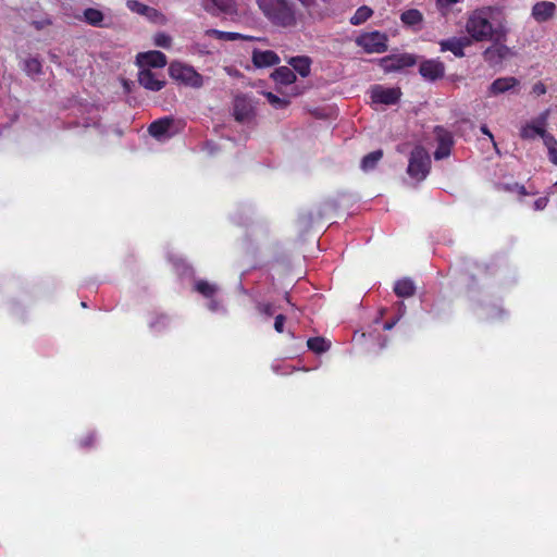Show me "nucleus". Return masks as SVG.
<instances>
[{"label": "nucleus", "mask_w": 557, "mask_h": 557, "mask_svg": "<svg viewBox=\"0 0 557 557\" xmlns=\"http://www.w3.org/2000/svg\"><path fill=\"white\" fill-rule=\"evenodd\" d=\"M257 3L267 18L276 26L296 27L300 20V14L287 0H257Z\"/></svg>", "instance_id": "nucleus-1"}, {"label": "nucleus", "mask_w": 557, "mask_h": 557, "mask_svg": "<svg viewBox=\"0 0 557 557\" xmlns=\"http://www.w3.org/2000/svg\"><path fill=\"white\" fill-rule=\"evenodd\" d=\"M493 10L482 8L471 12L466 22V30L474 41H491L498 39L499 32L492 22Z\"/></svg>", "instance_id": "nucleus-2"}, {"label": "nucleus", "mask_w": 557, "mask_h": 557, "mask_svg": "<svg viewBox=\"0 0 557 557\" xmlns=\"http://www.w3.org/2000/svg\"><path fill=\"white\" fill-rule=\"evenodd\" d=\"M431 169V158L428 151L421 147L417 146L410 154L409 164L407 169L408 175L418 181H423Z\"/></svg>", "instance_id": "nucleus-3"}, {"label": "nucleus", "mask_w": 557, "mask_h": 557, "mask_svg": "<svg viewBox=\"0 0 557 557\" xmlns=\"http://www.w3.org/2000/svg\"><path fill=\"white\" fill-rule=\"evenodd\" d=\"M170 76L193 88H200L203 85V77L190 65L182 62H173L169 67Z\"/></svg>", "instance_id": "nucleus-4"}, {"label": "nucleus", "mask_w": 557, "mask_h": 557, "mask_svg": "<svg viewBox=\"0 0 557 557\" xmlns=\"http://www.w3.org/2000/svg\"><path fill=\"white\" fill-rule=\"evenodd\" d=\"M549 116V110L543 111L535 119L527 122L520 128V137L522 139H534L537 136L545 140V136H549L546 132L547 121Z\"/></svg>", "instance_id": "nucleus-5"}, {"label": "nucleus", "mask_w": 557, "mask_h": 557, "mask_svg": "<svg viewBox=\"0 0 557 557\" xmlns=\"http://www.w3.org/2000/svg\"><path fill=\"white\" fill-rule=\"evenodd\" d=\"M386 36L379 32H373L361 36L358 44L370 53H382L386 51Z\"/></svg>", "instance_id": "nucleus-6"}, {"label": "nucleus", "mask_w": 557, "mask_h": 557, "mask_svg": "<svg viewBox=\"0 0 557 557\" xmlns=\"http://www.w3.org/2000/svg\"><path fill=\"white\" fill-rule=\"evenodd\" d=\"M414 64L416 58L409 53L388 55L381 60V66L385 72L399 71Z\"/></svg>", "instance_id": "nucleus-7"}, {"label": "nucleus", "mask_w": 557, "mask_h": 557, "mask_svg": "<svg viewBox=\"0 0 557 557\" xmlns=\"http://www.w3.org/2000/svg\"><path fill=\"white\" fill-rule=\"evenodd\" d=\"M400 89L376 85L371 89V99L375 103L394 104L400 98Z\"/></svg>", "instance_id": "nucleus-8"}, {"label": "nucleus", "mask_w": 557, "mask_h": 557, "mask_svg": "<svg viewBox=\"0 0 557 557\" xmlns=\"http://www.w3.org/2000/svg\"><path fill=\"white\" fill-rule=\"evenodd\" d=\"M434 132L437 139V148L434 152V158L442 160L450 154L454 139L451 134L441 126H436Z\"/></svg>", "instance_id": "nucleus-9"}, {"label": "nucleus", "mask_w": 557, "mask_h": 557, "mask_svg": "<svg viewBox=\"0 0 557 557\" xmlns=\"http://www.w3.org/2000/svg\"><path fill=\"white\" fill-rule=\"evenodd\" d=\"M138 82L144 88L152 91H158L165 85L164 77L150 69H139Z\"/></svg>", "instance_id": "nucleus-10"}, {"label": "nucleus", "mask_w": 557, "mask_h": 557, "mask_svg": "<svg viewBox=\"0 0 557 557\" xmlns=\"http://www.w3.org/2000/svg\"><path fill=\"white\" fill-rule=\"evenodd\" d=\"M139 69H162L166 64V57L161 51H148L137 55Z\"/></svg>", "instance_id": "nucleus-11"}, {"label": "nucleus", "mask_w": 557, "mask_h": 557, "mask_svg": "<svg viewBox=\"0 0 557 557\" xmlns=\"http://www.w3.org/2000/svg\"><path fill=\"white\" fill-rule=\"evenodd\" d=\"M253 113V102L247 96H237L234 100V116L238 122L248 121Z\"/></svg>", "instance_id": "nucleus-12"}, {"label": "nucleus", "mask_w": 557, "mask_h": 557, "mask_svg": "<svg viewBox=\"0 0 557 557\" xmlns=\"http://www.w3.org/2000/svg\"><path fill=\"white\" fill-rule=\"evenodd\" d=\"M420 74L428 81H435L443 77L445 67L444 64L438 60H426L420 64Z\"/></svg>", "instance_id": "nucleus-13"}, {"label": "nucleus", "mask_w": 557, "mask_h": 557, "mask_svg": "<svg viewBox=\"0 0 557 557\" xmlns=\"http://www.w3.org/2000/svg\"><path fill=\"white\" fill-rule=\"evenodd\" d=\"M470 45L467 37H451L440 42L441 51H450L457 58L465 55L463 49Z\"/></svg>", "instance_id": "nucleus-14"}, {"label": "nucleus", "mask_w": 557, "mask_h": 557, "mask_svg": "<svg viewBox=\"0 0 557 557\" xmlns=\"http://www.w3.org/2000/svg\"><path fill=\"white\" fill-rule=\"evenodd\" d=\"M252 62L257 67H268L280 63L278 55L272 50H253Z\"/></svg>", "instance_id": "nucleus-15"}, {"label": "nucleus", "mask_w": 557, "mask_h": 557, "mask_svg": "<svg viewBox=\"0 0 557 557\" xmlns=\"http://www.w3.org/2000/svg\"><path fill=\"white\" fill-rule=\"evenodd\" d=\"M172 124V120L161 119L151 123L148 128V132L152 137L159 140H163L172 136V133L170 132Z\"/></svg>", "instance_id": "nucleus-16"}, {"label": "nucleus", "mask_w": 557, "mask_h": 557, "mask_svg": "<svg viewBox=\"0 0 557 557\" xmlns=\"http://www.w3.org/2000/svg\"><path fill=\"white\" fill-rule=\"evenodd\" d=\"M556 11V5L549 1H541L533 5L532 16L536 22H545L549 20Z\"/></svg>", "instance_id": "nucleus-17"}, {"label": "nucleus", "mask_w": 557, "mask_h": 557, "mask_svg": "<svg viewBox=\"0 0 557 557\" xmlns=\"http://www.w3.org/2000/svg\"><path fill=\"white\" fill-rule=\"evenodd\" d=\"M518 84L519 81L516 77H499L495 79L488 87V95L498 96L500 94L511 90Z\"/></svg>", "instance_id": "nucleus-18"}, {"label": "nucleus", "mask_w": 557, "mask_h": 557, "mask_svg": "<svg viewBox=\"0 0 557 557\" xmlns=\"http://www.w3.org/2000/svg\"><path fill=\"white\" fill-rule=\"evenodd\" d=\"M206 34L210 37H214L216 39L226 40V41H234V40H238V39H243V40H252L253 39V37H251V36H246V35H243L239 33H234V32H222V30H218V29H209L206 32Z\"/></svg>", "instance_id": "nucleus-19"}, {"label": "nucleus", "mask_w": 557, "mask_h": 557, "mask_svg": "<svg viewBox=\"0 0 557 557\" xmlns=\"http://www.w3.org/2000/svg\"><path fill=\"white\" fill-rule=\"evenodd\" d=\"M272 77L275 82L283 84V85H289L295 82L296 75L294 71L287 66H280L277 67L273 73Z\"/></svg>", "instance_id": "nucleus-20"}, {"label": "nucleus", "mask_w": 557, "mask_h": 557, "mask_svg": "<svg viewBox=\"0 0 557 557\" xmlns=\"http://www.w3.org/2000/svg\"><path fill=\"white\" fill-rule=\"evenodd\" d=\"M288 63L300 76L307 77L310 74L311 60L308 57H295Z\"/></svg>", "instance_id": "nucleus-21"}, {"label": "nucleus", "mask_w": 557, "mask_h": 557, "mask_svg": "<svg viewBox=\"0 0 557 557\" xmlns=\"http://www.w3.org/2000/svg\"><path fill=\"white\" fill-rule=\"evenodd\" d=\"M414 284L409 278L399 280L394 286V292L398 297H410L414 294Z\"/></svg>", "instance_id": "nucleus-22"}, {"label": "nucleus", "mask_w": 557, "mask_h": 557, "mask_svg": "<svg viewBox=\"0 0 557 557\" xmlns=\"http://www.w3.org/2000/svg\"><path fill=\"white\" fill-rule=\"evenodd\" d=\"M373 14V11L371 8L367 5H362L356 10L354 15L350 17V23L352 25H361L366 21H368Z\"/></svg>", "instance_id": "nucleus-23"}, {"label": "nucleus", "mask_w": 557, "mask_h": 557, "mask_svg": "<svg viewBox=\"0 0 557 557\" xmlns=\"http://www.w3.org/2000/svg\"><path fill=\"white\" fill-rule=\"evenodd\" d=\"M382 157H383L382 150H375V151L370 152L369 154H367L362 158L361 169L363 171L373 170Z\"/></svg>", "instance_id": "nucleus-24"}, {"label": "nucleus", "mask_w": 557, "mask_h": 557, "mask_svg": "<svg viewBox=\"0 0 557 557\" xmlns=\"http://www.w3.org/2000/svg\"><path fill=\"white\" fill-rule=\"evenodd\" d=\"M308 348L317 354L325 352L330 349V342L323 337H312L307 342Z\"/></svg>", "instance_id": "nucleus-25"}, {"label": "nucleus", "mask_w": 557, "mask_h": 557, "mask_svg": "<svg viewBox=\"0 0 557 557\" xmlns=\"http://www.w3.org/2000/svg\"><path fill=\"white\" fill-rule=\"evenodd\" d=\"M85 21L92 26H102L103 14L100 10L89 8L84 11Z\"/></svg>", "instance_id": "nucleus-26"}, {"label": "nucleus", "mask_w": 557, "mask_h": 557, "mask_svg": "<svg viewBox=\"0 0 557 557\" xmlns=\"http://www.w3.org/2000/svg\"><path fill=\"white\" fill-rule=\"evenodd\" d=\"M505 51V47H490L484 51L483 55L487 62H497L504 58Z\"/></svg>", "instance_id": "nucleus-27"}, {"label": "nucleus", "mask_w": 557, "mask_h": 557, "mask_svg": "<svg viewBox=\"0 0 557 557\" xmlns=\"http://www.w3.org/2000/svg\"><path fill=\"white\" fill-rule=\"evenodd\" d=\"M545 147L548 150V158L550 162L557 164V140L553 135L545 136V140L543 141Z\"/></svg>", "instance_id": "nucleus-28"}, {"label": "nucleus", "mask_w": 557, "mask_h": 557, "mask_svg": "<svg viewBox=\"0 0 557 557\" xmlns=\"http://www.w3.org/2000/svg\"><path fill=\"white\" fill-rule=\"evenodd\" d=\"M195 289L203 295L205 297H212L216 292V286L207 281H198L195 285Z\"/></svg>", "instance_id": "nucleus-29"}, {"label": "nucleus", "mask_w": 557, "mask_h": 557, "mask_svg": "<svg viewBox=\"0 0 557 557\" xmlns=\"http://www.w3.org/2000/svg\"><path fill=\"white\" fill-rule=\"evenodd\" d=\"M401 21L407 25H416L422 21V14L418 10H408L401 14Z\"/></svg>", "instance_id": "nucleus-30"}, {"label": "nucleus", "mask_w": 557, "mask_h": 557, "mask_svg": "<svg viewBox=\"0 0 557 557\" xmlns=\"http://www.w3.org/2000/svg\"><path fill=\"white\" fill-rule=\"evenodd\" d=\"M211 2L221 13L232 14L235 12V4L233 0H211Z\"/></svg>", "instance_id": "nucleus-31"}, {"label": "nucleus", "mask_w": 557, "mask_h": 557, "mask_svg": "<svg viewBox=\"0 0 557 557\" xmlns=\"http://www.w3.org/2000/svg\"><path fill=\"white\" fill-rule=\"evenodd\" d=\"M263 95L268 99L269 103L275 109H284L289 104V100L287 98H281L272 92H263Z\"/></svg>", "instance_id": "nucleus-32"}, {"label": "nucleus", "mask_w": 557, "mask_h": 557, "mask_svg": "<svg viewBox=\"0 0 557 557\" xmlns=\"http://www.w3.org/2000/svg\"><path fill=\"white\" fill-rule=\"evenodd\" d=\"M24 70L28 75H36L41 72V63L35 59L30 58L24 61Z\"/></svg>", "instance_id": "nucleus-33"}, {"label": "nucleus", "mask_w": 557, "mask_h": 557, "mask_svg": "<svg viewBox=\"0 0 557 557\" xmlns=\"http://www.w3.org/2000/svg\"><path fill=\"white\" fill-rule=\"evenodd\" d=\"M460 1L461 0H436V8L443 16H446L450 12L453 5Z\"/></svg>", "instance_id": "nucleus-34"}, {"label": "nucleus", "mask_w": 557, "mask_h": 557, "mask_svg": "<svg viewBox=\"0 0 557 557\" xmlns=\"http://www.w3.org/2000/svg\"><path fill=\"white\" fill-rule=\"evenodd\" d=\"M127 7L132 11L137 12L139 14H145V15H149V13L153 11V9H150L149 7H147L143 3H139L137 1H128Z\"/></svg>", "instance_id": "nucleus-35"}, {"label": "nucleus", "mask_w": 557, "mask_h": 557, "mask_svg": "<svg viewBox=\"0 0 557 557\" xmlns=\"http://www.w3.org/2000/svg\"><path fill=\"white\" fill-rule=\"evenodd\" d=\"M154 45L162 48H168L171 45V37L164 33H158L154 36Z\"/></svg>", "instance_id": "nucleus-36"}, {"label": "nucleus", "mask_w": 557, "mask_h": 557, "mask_svg": "<svg viewBox=\"0 0 557 557\" xmlns=\"http://www.w3.org/2000/svg\"><path fill=\"white\" fill-rule=\"evenodd\" d=\"M169 324V319L168 317L165 315H160L156 321H152L150 323V326L156 330V331H160L161 329H163L164 326H166Z\"/></svg>", "instance_id": "nucleus-37"}, {"label": "nucleus", "mask_w": 557, "mask_h": 557, "mask_svg": "<svg viewBox=\"0 0 557 557\" xmlns=\"http://www.w3.org/2000/svg\"><path fill=\"white\" fill-rule=\"evenodd\" d=\"M285 317L283 314H278L275 317L274 329L276 332L282 333L284 330Z\"/></svg>", "instance_id": "nucleus-38"}, {"label": "nucleus", "mask_w": 557, "mask_h": 557, "mask_svg": "<svg viewBox=\"0 0 557 557\" xmlns=\"http://www.w3.org/2000/svg\"><path fill=\"white\" fill-rule=\"evenodd\" d=\"M532 91L536 96H542L546 94V86L542 82H537L536 84H534Z\"/></svg>", "instance_id": "nucleus-39"}, {"label": "nucleus", "mask_w": 557, "mask_h": 557, "mask_svg": "<svg viewBox=\"0 0 557 557\" xmlns=\"http://www.w3.org/2000/svg\"><path fill=\"white\" fill-rule=\"evenodd\" d=\"M548 203V199L546 197H541L534 201L535 210H543Z\"/></svg>", "instance_id": "nucleus-40"}, {"label": "nucleus", "mask_w": 557, "mask_h": 557, "mask_svg": "<svg viewBox=\"0 0 557 557\" xmlns=\"http://www.w3.org/2000/svg\"><path fill=\"white\" fill-rule=\"evenodd\" d=\"M258 308H259L260 312H262L267 315L273 314V308H272V305H270V304H260Z\"/></svg>", "instance_id": "nucleus-41"}, {"label": "nucleus", "mask_w": 557, "mask_h": 557, "mask_svg": "<svg viewBox=\"0 0 557 557\" xmlns=\"http://www.w3.org/2000/svg\"><path fill=\"white\" fill-rule=\"evenodd\" d=\"M481 132H482L484 135L488 136V138H490V139H491V141L493 143L494 147H496V143H495V140H494L493 134L490 132V129L487 128V126H486V125H482V126H481Z\"/></svg>", "instance_id": "nucleus-42"}, {"label": "nucleus", "mask_w": 557, "mask_h": 557, "mask_svg": "<svg viewBox=\"0 0 557 557\" xmlns=\"http://www.w3.org/2000/svg\"><path fill=\"white\" fill-rule=\"evenodd\" d=\"M224 70H225V72H226L230 76H234V77H236V76H238V75H239V72H238L236 69L232 67V66H226Z\"/></svg>", "instance_id": "nucleus-43"}, {"label": "nucleus", "mask_w": 557, "mask_h": 557, "mask_svg": "<svg viewBox=\"0 0 557 557\" xmlns=\"http://www.w3.org/2000/svg\"><path fill=\"white\" fill-rule=\"evenodd\" d=\"M208 307L211 311L215 312L220 309V304L216 300H211Z\"/></svg>", "instance_id": "nucleus-44"}, {"label": "nucleus", "mask_w": 557, "mask_h": 557, "mask_svg": "<svg viewBox=\"0 0 557 557\" xmlns=\"http://www.w3.org/2000/svg\"><path fill=\"white\" fill-rule=\"evenodd\" d=\"M396 322H397V320L392 321V322H386V323L384 324V330H387V331H388V330H392V329L394 327V325L396 324Z\"/></svg>", "instance_id": "nucleus-45"}, {"label": "nucleus", "mask_w": 557, "mask_h": 557, "mask_svg": "<svg viewBox=\"0 0 557 557\" xmlns=\"http://www.w3.org/2000/svg\"><path fill=\"white\" fill-rule=\"evenodd\" d=\"M306 8H310L311 7V3H312V0H299Z\"/></svg>", "instance_id": "nucleus-46"}, {"label": "nucleus", "mask_w": 557, "mask_h": 557, "mask_svg": "<svg viewBox=\"0 0 557 557\" xmlns=\"http://www.w3.org/2000/svg\"><path fill=\"white\" fill-rule=\"evenodd\" d=\"M516 188H517V190H518L521 195H525V194H527L524 186L516 185Z\"/></svg>", "instance_id": "nucleus-47"}, {"label": "nucleus", "mask_w": 557, "mask_h": 557, "mask_svg": "<svg viewBox=\"0 0 557 557\" xmlns=\"http://www.w3.org/2000/svg\"><path fill=\"white\" fill-rule=\"evenodd\" d=\"M92 442V435L88 436V440L86 442H82V446H89Z\"/></svg>", "instance_id": "nucleus-48"}, {"label": "nucleus", "mask_w": 557, "mask_h": 557, "mask_svg": "<svg viewBox=\"0 0 557 557\" xmlns=\"http://www.w3.org/2000/svg\"><path fill=\"white\" fill-rule=\"evenodd\" d=\"M404 308H405L404 302H400V304H399V310H403Z\"/></svg>", "instance_id": "nucleus-49"}, {"label": "nucleus", "mask_w": 557, "mask_h": 557, "mask_svg": "<svg viewBox=\"0 0 557 557\" xmlns=\"http://www.w3.org/2000/svg\"><path fill=\"white\" fill-rule=\"evenodd\" d=\"M555 186L557 187V182H556Z\"/></svg>", "instance_id": "nucleus-50"}]
</instances>
